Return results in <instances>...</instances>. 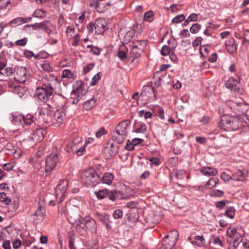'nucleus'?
<instances>
[{"label":"nucleus","mask_w":249,"mask_h":249,"mask_svg":"<svg viewBox=\"0 0 249 249\" xmlns=\"http://www.w3.org/2000/svg\"><path fill=\"white\" fill-rule=\"evenodd\" d=\"M240 116L234 117L229 115H223L221 117L219 126L227 131H236L243 128Z\"/></svg>","instance_id":"1"},{"label":"nucleus","mask_w":249,"mask_h":249,"mask_svg":"<svg viewBox=\"0 0 249 249\" xmlns=\"http://www.w3.org/2000/svg\"><path fill=\"white\" fill-rule=\"evenodd\" d=\"M81 178L87 186H94L100 181L99 176L93 168L84 171L82 173Z\"/></svg>","instance_id":"2"},{"label":"nucleus","mask_w":249,"mask_h":249,"mask_svg":"<svg viewBox=\"0 0 249 249\" xmlns=\"http://www.w3.org/2000/svg\"><path fill=\"white\" fill-rule=\"evenodd\" d=\"M128 123L127 121H123L116 125L113 132L112 139L118 144L123 142L127 135V127Z\"/></svg>","instance_id":"3"},{"label":"nucleus","mask_w":249,"mask_h":249,"mask_svg":"<svg viewBox=\"0 0 249 249\" xmlns=\"http://www.w3.org/2000/svg\"><path fill=\"white\" fill-rule=\"evenodd\" d=\"M53 92V88L50 84H44L41 87L36 88L35 95L39 100L46 103L49 101Z\"/></svg>","instance_id":"4"},{"label":"nucleus","mask_w":249,"mask_h":249,"mask_svg":"<svg viewBox=\"0 0 249 249\" xmlns=\"http://www.w3.org/2000/svg\"><path fill=\"white\" fill-rule=\"evenodd\" d=\"M68 182L67 180L63 179L60 181L56 186L55 196L57 202L61 203L67 196Z\"/></svg>","instance_id":"5"},{"label":"nucleus","mask_w":249,"mask_h":249,"mask_svg":"<svg viewBox=\"0 0 249 249\" xmlns=\"http://www.w3.org/2000/svg\"><path fill=\"white\" fill-rule=\"evenodd\" d=\"M227 234L231 239H233L234 243L238 245L242 241L244 235V231L241 227L228 228L227 230Z\"/></svg>","instance_id":"6"},{"label":"nucleus","mask_w":249,"mask_h":249,"mask_svg":"<svg viewBox=\"0 0 249 249\" xmlns=\"http://www.w3.org/2000/svg\"><path fill=\"white\" fill-rule=\"evenodd\" d=\"M171 235H166L162 241V246L159 248L160 249H172L175 244L178 237V233L177 231L174 230L171 232Z\"/></svg>","instance_id":"7"},{"label":"nucleus","mask_w":249,"mask_h":249,"mask_svg":"<svg viewBox=\"0 0 249 249\" xmlns=\"http://www.w3.org/2000/svg\"><path fill=\"white\" fill-rule=\"evenodd\" d=\"M39 119L45 123H51L53 112L51 110V107L48 105H44L43 107L38 108Z\"/></svg>","instance_id":"8"},{"label":"nucleus","mask_w":249,"mask_h":249,"mask_svg":"<svg viewBox=\"0 0 249 249\" xmlns=\"http://www.w3.org/2000/svg\"><path fill=\"white\" fill-rule=\"evenodd\" d=\"M56 151L57 149H55L46 158L45 169L47 174H50L51 171L54 169L58 161V154Z\"/></svg>","instance_id":"9"},{"label":"nucleus","mask_w":249,"mask_h":249,"mask_svg":"<svg viewBox=\"0 0 249 249\" xmlns=\"http://www.w3.org/2000/svg\"><path fill=\"white\" fill-rule=\"evenodd\" d=\"M225 84L226 87L231 91L240 94L243 93V89L240 87V78L238 76L230 78Z\"/></svg>","instance_id":"10"},{"label":"nucleus","mask_w":249,"mask_h":249,"mask_svg":"<svg viewBox=\"0 0 249 249\" xmlns=\"http://www.w3.org/2000/svg\"><path fill=\"white\" fill-rule=\"evenodd\" d=\"M30 77V74L26 68L19 67L17 68L15 75V79L21 83H25Z\"/></svg>","instance_id":"11"},{"label":"nucleus","mask_w":249,"mask_h":249,"mask_svg":"<svg viewBox=\"0 0 249 249\" xmlns=\"http://www.w3.org/2000/svg\"><path fill=\"white\" fill-rule=\"evenodd\" d=\"M83 223L78 221L76 224L82 228L86 226L91 232H95L96 230V224L95 221L89 216H86L83 219Z\"/></svg>","instance_id":"12"},{"label":"nucleus","mask_w":249,"mask_h":249,"mask_svg":"<svg viewBox=\"0 0 249 249\" xmlns=\"http://www.w3.org/2000/svg\"><path fill=\"white\" fill-rule=\"evenodd\" d=\"M45 134V130L43 128H36L33 131L31 136H29L28 138L24 139V140L26 141L32 140L35 142H38L43 139Z\"/></svg>","instance_id":"13"},{"label":"nucleus","mask_w":249,"mask_h":249,"mask_svg":"<svg viewBox=\"0 0 249 249\" xmlns=\"http://www.w3.org/2000/svg\"><path fill=\"white\" fill-rule=\"evenodd\" d=\"M65 114L61 110H57L53 112L51 123L56 127H59L62 124L65 118Z\"/></svg>","instance_id":"14"},{"label":"nucleus","mask_w":249,"mask_h":249,"mask_svg":"<svg viewBox=\"0 0 249 249\" xmlns=\"http://www.w3.org/2000/svg\"><path fill=\"white\" fill-rule=\"evenodd\" d=\"M70 147L72 153H75L78 156L82 155L85 152V148L80 141L74 140L70 144Z\"/></svg>","instance_id":"15"},{"label":"nucleus","mask_w":249,"mask_h":249,"mask_svg":"<svg viewBox=\"0 0 249 249\" xmlns=\"http://www.w3.org/2000/svg\"><path fill=\"white\" fill-rule=\"evenodd\" d=\"M141 95L145 98L147 101H150L155 96V91L151 86H147L143 87Z\"/></svg>","instance_id":"16"},{"label":"nucleus","mask_w":249,"mask_h":249,"mask_svg":"<svg viewBox=\"0 0 249 249\" xmlns=\"http://www.w3.org/2000/svg\"><path fill=\"white\" fill-rule=\"evenodd\" d=\"M113 141H109L104 146V152L107 153L110 156H113L116 155L118 150V146L115 145Z\"/></svg>","instance_id":"17"},{"label":"nucleus","mask_w":249,"mask_h":249,"mask_svg":"<svg viewBox=\"0 0 249 249\" xmlns=\"http://www.w3.org/2000/svg\"><path fill=\"white\" fill-rule=\"evenodd\" d=\"M86 93L85 86L83 84L82 81H78L72 91L71 95H75L78 98H81Z\"/></svg>","instance_id":"18"},{"label":"nucleus","mask_w":249,"mask_h":249,"mask_svg":"<svg viewBox=\"0 0 249 249\" xmlns=\"http://www.w3.org/2000/svg\"><path fill=\"white\" fill-rule=\"evenodd\" d=\"M247 177V172L246 170L237 169L231 175V179L243 181L245 180Z\"/></svg>","instance_id":"19"},{"label":"nucleus","mask_w":249,"mask_h":249,"mask_svg":"<svg viewBox=\"0 0 249 249\" xmlns=\"http://www.w3.org/2000/svg\"><path fill=\"white\" fill-rule=\"evenodd\" d=\"M31 17L23 18L18 17L12 20L8 24L9 26L14 27L20 25L23 23H27L32 20Z\"/></svg>","instance_id":"20"},{"label":"nucleus","mask_w":249,"mask_h":249,"mask_svg":"<svg viewBox=\"0 0 249 249\" xmlns=\"http://www.w3.org/2000/svg\"><path fill=\"white\" fill-rule=\"evenodd\" d=\"M95 32L96 34L103 33L106 27V23L104 19L100 18L97 19L94 23Z\"/></svg>","instance_id":"21"},{"label":"nucleus","mask_w":249,"mask_h":249,"mask_svg":"<svg viewBox=\"0 0 249 249\" xmlns=\"http://www.w3.org/2000/svg\"><path fill=\"white\" fill-rule=\"evenodd\" d=\"M225 47L227 51L230 54H233L236 51L237 45L235 43V40L233 38L231 37L229 39L226 40L225 42Z\"/></svg>","instance_id":"22"},{"label":"nucleus","mask_w":249,"mask_h":249,"mask_svg":"<svg viewBox=\"0 0 249 249\" xmlns=\"http://www.w3.org/2000/svg\"><path fill=\"white\" fill-rule=\"evenodd\" d=\"M102 1H98V0H96L94 1V4L91 3V4L94 5L99 13H103L107 9L109 6L111 5L110 1L106 3H103Z\"/></svg>","instance_id":"23"},{"label":"nucleus","mask_w":249,"mask_h":249,"mask_svg":"<svg viewBox=\"0 0 249 249\" xmlns=\"http://www.w3.org/2000/svg\"><path fill=\"white\" fill-rule=\"evenodd\" d=\"M44 210L41 207H39L37 210L32 215V217L34 222L38 223L42 221L44 216Z\"/></svg>","instance_id":"24"},{"label":"nucleus","mask_w":249,"mask_h":249,"mask_svg":"<svg viewBox=\"0 0 249 249\" xmlns=\"http://www.w3.org/2000/svg\"><path fill=\"white\" fill-rule=\"evenodd\" d=\"M200 172L203 175L207 177L215 176L218 173L215 168L210 167H203L200 169Z\"/></svg>","instance_id":"25"},{"label":"nucleus","mask_w":249,"mask_h":249,"mask_svg":"<svg viewBox=\"0 0 249 249\" xmlns=\"http://www.w3.org/2000/svg\"><path fill=\"white\" fill-rule=\"evenodd\" d=\"M23 118L24 115L21 114H11L10 116V120L13 124L18 126H23Z\"/></svg>","instance_id":"26"},{"label":"nucleus","mask_w":249,"mask_h":249,"mask_svg":"<svg viewBox=\"0 0 249 249\" xmlns=\"http://www.w3.org/2000/svg\"><path fill=\"white\" fill-rule=\"evenodd\" d=\"M190 242L192 244L196 245L199 247H204L205 243V240L202 235L194 236L191 239Z\"/></svg>","instance_id":"27"},{"label":"nucleus","mask_w":249,"mask_h":249,"mask_svg":"<svg viewBox=\"0 0 249 249\" xmlns=\"http://www.w3.org/2000/svg\"><path fill=\"white\" fill-rule=\"evenodd\" d=\"M142 52V48L138 49L133 45L131 51V57L133 59L132 61L139 57Z\"/></svg>","instance_id":"28"},{"label":"nucleus","mask_w":249,"mask_h":249,"mask_svg":"<svg viewBox=\"0 0 249 249\" xmlns=\"http://www.w3.org/2000/svg\"><path fill=\"white\" fill-rule=\"evenodd\" d=\"M34 116L31 114H28L25 116L24 115V118L23 119V125H30L35 122Z\"/></svg>","instance_id":"29"},{"label":"nucleus","mask_w":249,"mask_h":249,"mask_svg":"<svg viewBox=\"0 0 249 249\" xmlns=\"http://www.w3.org/2000/svg\"><path fill=\"white\" fill-rule=\"evenodd\" d=\"M114 178L113 174L109 173H106L104 174L101 180L102 182L105 184L110 185Z\"/></svg>","instance_id":"30"},{"label":"nucleus","mask_w":249,"mask_h":249,"mask_svg":"<svg viewBox=\"0 0 249 249\" xmlns=\"http://www.w3.org/2000/svg\"><path fill=\"white\" fill-rule=\"evenodd\" d=\"M177 45H175L174 46H172V49L169 46L167 45L163 46L160 51L161 54L163 56H167L169 54H170V53H174V51Z\"/></svg>","instance_id":"31"},{"label":"nucleus","mask_w":249,"mask_h":249,"mask_svg":"<svg viewBox=\"0 0 249 249\" xmlns=\"http://www.w3.org/2000/svg\"><path fill=\"white\" fill-rule=\"evenodd\" d=\"M219 182V179L217 178H211L207 181L205 185L206 189H211L214 187Z\"/></svg>","instance_id":"32"},{"label":"nucleus","mask_w":249,"mask_h":249,"mask_svg":"<svg viewBox=\"0 0 249 249\" xmlns=\"http://www.w3.org/2000/svg\"><path fill=\"white\" fill-rule=\"evenodd\" d=\"M13 92L15 94L17 95L19 97L21 98L25 95L26 90L23 87L17 86L13 89Z\"/></svg>","instance_id":"33"},{"label":"nucleus","mask_w":249,"mask_h":249,"mask_svg":"<svg viewBox=\"0 0 249 249\" xmlns=\"http://www.w3.org/2000/svg\"><path fill=\"white\" fill-rule=\"evenodd\" d=\"M237 109L241 112L243 114H245L249 109V105L246 103H239L237 104Z\"/></svg>","instance_id":"34"},{"label":"nucleus","mask_w":249,"mask_h":249,"mask_svg":"<svg viewBox=\"0 0 249 249\" xmlns=\"http://www.w3.org/2000/svg\"><path fill=\"white\" fill-rule=\"evenodd\" d=\"M49 28H55V25L52 24L49 20H44L40 23V28L43 29L45 31Z\"/></svg>","instance_id":"35"},{"label":"nucleus","mask_w":249,"mask_h":249,"mask_svg":"<svg viewBox=\"0 0 249 249\" xmlns=\"http://www.w3.org/2000/svg\"><path fill=\"white\" fill-rule=\"evenodd\" d=\"M0 202L3 203L5 205H8L11 202V200L7 196L5 193H0Z\"/></svg>","instance_id":"36"},{"label":"nucleus","mask_w":249,"mask_h":249,"mask_svg":"<svg viewBox=\"0 0 249 249\" xmlns=\"http://www.w3.org/2000/svg\"><path fill=\"white\" fill-rule=\"evenodd\" d=\"M62 77L64 78H68L69 79H74V75L71 72V71L68 69H65L63 71Z\"/></svg>","instance_id":"37"},{"label":"nucleus","mask_w":249,"mask_h":249,"mask_svg":"<svg viewBox=\"0 0 249 249\" xmlns=\"http://www.w3.org/2000/svg\"><path fill=\"white\" fill-rule=\"evenodd\" d=\"M240 118L242 124H244V125L243 126V128L248 129L249 124V116L246 114H242V115L240 116Z\"/></svg>","instance_id":"38"},{"label":"nucleus","mask_w":249,"mask_h":249,"mask_svg":"<svg viewBox=\"0 0 249 249\" xmlns=\"http://www.w3.org/2000/svg\"><path fill=\"white\" fill-rule=\"evenodd\" d=\"M107 193H108V190L106 189L101 190L98 192H95L97 197L99 199L104 198L106 195H107Z\"/></svg>","instance_id":"39"},{"label":"nucleus","mask_w":249,"mask_h":249,"mask_svg":"<svg viewBox=\"0 0 249 249\" xmlns=\"http://www.w3.org/2000/svg\"><path fill=\"white\" fill-rule=\"evenodd\" d=\"M154 18V15L153 12L152 11H149L146 12L144 15V19L146 21L148 22H152Z\"/></svg>","instance_id":"40"},{"label":"nucleus","mask_w":249,"mask_h":249,"mask_svg":"<svg viewBox=\"0 0 249 249\" xmlns=\"http://www.w3.org/2000/svg\"><path fill=\"white\" fill-rule=\"evenodd\" d=\"M41 68L47 72H50L53 71V68L51 66L50 64L47 61H45L44 63L41 64Z\"/></svg>","instance_id":"41"},{"label":"nucleus","mask_w":249,"mask_h":249,"mask_svg":"<svg viewBox=\"0 0 249 249\" xmlns=\"http://www.w3.org/2000/svg\"><path fill=\"white\" fill-rule=\"evenodd\" d=\"M15 166V161L14 160H12L8 163L4 164L2 166L4 170L9 171L12 170H14V168Z\"/></svg>","instance_id":"42"},{"label":"nucleus","mask_w":249,"mask_h":249,"mask_svg":"<svg viewBox=\"0 0 249 249\" xmlns=\"http://www.w3.org/2000/svg\"><path fill=\"white\" fill-rule=\"evenodd\" d=\"M225 215L231 219L234 218L235 215V210L233 207H229L225 211Z\"/></svg>","instance_id":"43"},{"label":"nucleus","mask_w":249,"mask_h":249,"mask_svg":"<svg viewBox=\"0 0 249 249\" xmlns=\"http://www.w3.org/2000/svg\"><path fill=\"white\" fill-rule=\"evenodd\" d=\"M95 104L94 100L91 99L86 102L83 105V108L87 110L91 109Z\"/></svg>","instance_id":"44"},{"label":"nucleus","mask_w":249,"mask_h":249,"mask_svg":"<svg viewBox=\"0 0 249 249\" xmlns=\"http://www.w3.org/2000/svg\"><path fill=\"white\" fill-rule=\"evenodd\" d=\"M33 17L37 18H44L45 17V12L42 9L36 10L33 14Z\"/></svg>","instance_id":"45"},{"label":"nucleus","mask_w":249,"mask_h":249,"mask_svg":"<svg viewBox=\"0 0 249 249\" xmlns=\"http://www.w3.org/2000/svg\"><path fill=\"white\" fill-rule=\"evenodd\" d=\"M147 42L144 40H137L135 41L133 44L134 46H136L137 48H142V51L143 48L146 45Z\"/></svg>","instance_id":"46"},{"label":"nucleus","mask_w":249,"mask_h":249,"mask_svg":"<svg viewBox=\"0 0 249 249\" xmlns=\"http://www.w3.org/2000/svg\"><path fill=\"white\" fill-rule=\"evenodd\" d=\"M223 195L224 192L220 190H213L210 193V196L212 197H222Z\"/></svg>","instance_id":"47"},{"label":"nucleus","mask_w":249,"mask_h":249,"mask_svg":"<svg viewBox=\"0 0 249 249\" xmlns=\"http://www.w3.org/2000/svg\"><path fill=\"white\" fill-rule=\"evenodd\" d=\"M135 35V31L133 30L128 31L124 36V41L128 42Z\"/></svg>","instance_id":"48"},{"label":"nucleus","mask_w":249,"mask_h":249,"mask_svg":"<svg viewBox=\"0 0 249 249\" xmlns=\"http://www.w3.org/2000/svg\"><path fill=\"white\" fill-rule=\"evenodd\" d=\"M185 17L183 14H180L176 16L173 19L172 22L175 23H178L184 20Z\"/></svg>","instance_id":"49"},{"label":"nucleus","mask_w":249,"mask_h":249,"mask_svg":"<svg viewBox=\"0 0 249 249\" xmlns=\"http://www.w3.org/2000/svg\"><path fill=\"white\" fill-rule=\"evenodd\" d=\"M201 25L198 23L193 24L190 29V31L192 34L197 33L200 29Z\"/></svg>","instance_id":"50"},{"label":"nucleus","mask_w":249,"mask_h":249,"mask_svg":"<svg viewBox=\"0 0 249 249\" xmlns=\"http://www.w3.org/2000/svg\"><path fill=\"white\" fill-rule=\"evenodd\" d=\"M108 198L111 201H114L118 196V193L116 190H113L107 193Z\"/></svg>","instance_id":"51"},{"label":"nucleus","mask_w":249,"mask_h":249,"mask_svg":"<svg viewBox=\"0 0 249 249\" xmlns=\"http://www.w3.org/2000/svg\"><path fill=\"white\" fill-rule=\"evenodd\" d=\"M228 202V201L227 200H222L221 201L216 202L215 203V206L217 208L222 209L224 208Z\"/></svg>","instance_id":"52"},{"label":"nucleus","mask_w":249,"mask_h":249,"mask_svg":"<svg viewBox=\"0 0 249 249\" xmlns=\"http://www.w3.org/2000/svg\"><path fill=\"white\" fill-rule=\"evenodd\" d=\"M28 42V38L27 37H24L23 38L19 40H18L15 42V44L17 46H24L26 45Z\"/></svg>","instance_id":"53"},{"label":"nucleus","mask_w":249,"mask_h":249,"mask_svg":"<svg viewBox=\"0 0 249 249\" xmlns=\"http://www.w3.org/2000/svg\"><path fill=\"white\" fill-rule=\"evenodd\" d=\"M101 77V74L99 72L95 75L92 79L90 85L92 86L95 85L97 82L100 80Z\"/></svg>","instance_id":"54"},{"label":"nucleus","mask_w":249,"mask_h":249,"mask_svg":"<svg viewBox=\"0 0 249 249\" xmlns=\"http://www.w3.org/2000/svg\"><path fill=\"white\" fill-rule=\"evenodd\" d=\"M107 131L105 130L104 127H101L95 133L96 138H99L102 137V135L106 134Z\"/></svg>","instance_id":"55"},{"label":"nucleus","mask_w":249,"mask_h":249,"mask_svg":"<svg viewBox=\"0 0 249 249\" xmlns=\"http://www.w3.org/2000/svg\"><path fill=\"white\" fill-rule=\"evenodd\" d=\"M94 66V64L93 63H89L87 65L85 66L83 68V71L84 74H86L88 73L90 70H92Z\"/></svg>","instance_id":"56"},{"label":"nucleus","mask_w":249,"mask_h":249,"mask_svg":"<svg viewBox=\"0 0 249 249\" xmlns=\"http://www.w3.org/2000/svg\"><path fill=\"white\" fill-rule=\"evenodd\" d=\"M213 244L215 245L219 246L220 247H223V244L222 243V242L221 241V240L219 236H214L213 237Z\"/></svg>","instance_id":"57"},{"label":"nucleus","mask_w":249,"mask_h":249,"mask_svg":"<svg viewBox=\"0 0 249 249\" xmlns=\"http://www.w3.org/2000/svg\"><path fill=\"white\" fill-rule=\"evenodd\" d=\"M220 178L225 182L229 181L230 179H231V175L230 176L225 172H222L220 175Z\"/></svg>","instance_id":"58"},{"label":"nucleus","mask_w":249,"mask_h":249,"mask_svg":"<svg viewBox=\"0 0 249 249\" xmlns=\"http://www.w3.org/2000/svg\"><path fill=\"white\" fill-rule=\"evenodd\" d=\"M10 4V0H0V8L5 9Z\"/></svg>","instance_id":"59"},{"label":"nucleus","mask_w":249,"mask_h":249,"mask_svg":"<svg viewBox=\"0 0 249 249\" xmlns=\"http://www.w3.org/2000/svg\"><path fill=\"white\" fill-rule=\"evenodd\" d=\"M138 203L136 201H130L126 203L125 207L127 208L135 209Z\"/></svg>","instance_id":"60"},{"label":"nucleus","mask_w":249,"mask_h":249,"mask_svg":"<svg viewBox=\"0 0 249 249\" xmlns=\"http://www.w3.org/2000/svg\"><path fill=\"white\" fill-rule=\"evenodd\" d=\"M117 56L121 60H124L126 58L127 53L123 51H119L117 53Z\"/></svg>","instance_id":"61"},{"label":"nucleus","mask_w":249,"mask_h":249,"mask_svg":"<svg viewBox=\"0 0 249 249\" xmlns=\"http://www.w3.org/2000/svg\"><path fill=\"white\" fill-rule=\"evenodd\" d=\"M113 215L115 219L120 218L123 216V212L120 210H116L114 212Z\"/></svg>","instance_id":"62"},{"label":"nucleus","mask_w":249,"mask_h":249,"mask_svg":"<svg viewBox=\"0 0 249 249\" xmlns=\"http://www.w3.org/2000/svg\"><path fill=\"white\" fill-rule=\"evenodd\" d=\"M21 241L19 239H16L13 243V248L14 249H18L21 245Z\"/></svg>","instance_id":"63"},{"label":"nucleus","mask_w":249,"mask_h":249,"mask_svg":"<svg viewBox=\"0 0 249 249\" xmlns=\"http://www.w3.org/2000/svg\"><path fill=\"white\" fill-rule=\"evenodd\" d=\"M2 247L3 249H11L10 242L9 240H4L2 243Z\"/></svg>","instance_id":"64"}]
</instances>
